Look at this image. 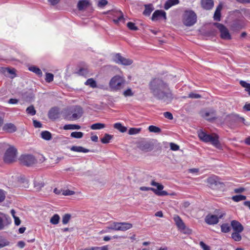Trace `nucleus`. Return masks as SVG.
I'll use <instances>...</instances> for the list:
<instances>
[{"mask_svg":"<svg viewBox=\"0 0 250 250\" xmlns=\"http://www.w3.org/2000/svg\"><path fill=\"white\" fill-rule=\"evenodd\" d=\"M71 219V215L69 214H64L62 219V223L64 225L67 224Z\"/></svg>","mask_w":250,"mask_h":250,"instance_id":"obj_46","label":"nucleus"},{"mask_svg":"<svg viewBox=\"0 0 250 250\" xmlns=\"http://www.w3.org/2000/svg\"><path fill=\"white\" fill-rule=\"evenodd\" d=\"M173 219L177 227L179 228V229L182 230L184 233H189L191 231V230L188 229L187 230H185L186 229V226L182 220L178 215H175L173 217Z\"/></svg>","mask_w":250,"mask_h":250,"instance_id":"obj_15","label":"nucleus"},{"mask_svg":"<svg viewBox=\"0 0 250 250\" xmlns=\"http://www.w3.org/2000/svg\"><path fill=\"white\" fill-rule=\"evenodd\" d=\"M105 14H108L111 16H112L114 18H117V19H114L113 20V21L115 24H118L119 21H124V15L123 13L121 11L118 10H113V11H108L107 12L105 13Z\"/></svg>","mask_w":250,"mask_h":250,"instance_id":"obj_13","label":"nucleus"},{"mask_svg":"<svg viewBox=\"0 0 250 250\" xmlns=\"http://www.w3.org/2000/svg\"><path fill=\"white\" fill-rule=\"evenodd\" d=\"M78 73L81 75L85 76L87 74L88 71L87 69L82 68L79 70Z\"/></svg>","mask_w":250,"mask_h":250,"instance_id":"obj_59","label":"nucleus"},{"mask_svg":"<svg viewBox=\"0 0 250 250\" xmlns=\"http://www.w3.org/2000/svg\"><path fill=\"white\" fill-rule=\"evenodd\" d=\"M59 112L57 108H52L48 113V117L51 119H56L58 118Z\"/></svg>","mask_w":250,"mask_h":250,"instance_id":"obj_27","label":"nucleus"},{"mask_svg":"<svg viewBox=\"0 0 250 250\" xmlns=\"http://www.w3.org/2000/svg\"><path fill=\"white\" fill-rule=\"evenodd\" d=\"M75 192L69 189L64 190L62 191V194L64 196H69L74 194Z\"/></svg>","mask_w":250,"mask_h":250,"instance_id":"obj_53","label":"nucleus"},{"mask_svg":"<svg viewBox=\"0 0 250 250\" xmlns=\"http://www.w3.org/2000/svg\"><path fill=\"white\" fill-rule=\"evenodd\" d=\"M26 111L27 114L31 115H34L36 114V111L34 108L33 105H30L26 108Z\"/></svg>","mask_w":250,"mask_h":250,"instance_id":"obj_48","label":"nucleus"},{"mask_svg":"<svg viewBox=\"0 0 250 250\" xmlns=\"http://www.w3.org/2000/svg\"><path fill=\"white\" fill-rule=\"evenodd\" d=\"M124 95L125 96H131L133 95V93L132 92L131 89L128 88L124 92Z\"/></svg>","mask_w":250,"mask_h":250,"instance_id":"obj_58","label":"nucleus"},{"mask_svg":"<svg viewBox=\"0 0 250 250\" xmlns=\"http://www.w3.org/2000/svg\"><path fill=\"white\" fill-rule=\"evenodd\" d=\"M113 61L116 63L124 65H129L133 63L132 60L124 57L119 53L116 54L114 55Z\"/></svg>","mask_w":250,"mask_h":250,"instance_id":"obj_11","label":"nucleus"},{"mask_svg":"<svg viewBox=\"0 0 250 250\" xmlns=\"http://www.w3.org/2000/svg\"><path fill=\"white\" fill-rule=\"evenodd\" d=\"M44 183L42 181H35L34 182V187L38 190H40L44 186Z\"/></svg>","mask_w":250,"mask_h":250,"instance_id":"obj_47","label":"nucleus"},{"mask_svg":"<svg viewBox=\"0 0 250 250\" xmlns=\"http://www.w3.org/2000/svg\"><path fill=\"white\" fill-rule=\"evenodd\" d=\"M226 215V212L220 209L214 210L213 214H208L205 219V222L208 225H215L219 222V219H222Z\"/></svg>","mask_w":250,"mask_h":250,"instance_id":"obj_4","label":"nucleus"},{"mask_svg":"<svg viewBox=\"0 0 250 250\" xmlns=\"http://www.w3.org/2000/svg\"><path fill=\"white\" fill-rule=\"evenodd\" d=\"M85 84L89 85L92 88H95L97 87L96 82L92 78L88 79L85 82Z\"/></svg>","mask_w":250,"mask_h":250,"instance_id":"obj_36","label":"nucleus"},{"mask_svg":"<svg viewBox=\"0 0 250 250\" xmlns=\"http://www.w3.org/2000/svg\"><path fill=\"white\" fill-rule=\"evenodd\" d=\"M105 124L102 123H96L91 125L90 128L93 130L100 129L105 127Z\"/></svg>","mask_w":250,"mask_h":250,"instance_id":"obj_38","label":"nucleus"},{"mask_svg":"<svg viewBox=\"0 0 250 250\" xmlns=\"http://www.w3.org/2000/svg\"><path fill=\"white\" fill-rule=\"evenodd\" d=\"M170 147L172 150L176 151L179 149V146L173 143H170Z\"/></svg>","mask_w":250,"mask_h":250,"instance_id":"obj_54","label":"nucleus"},{"mask_svg":"<svg viewBox=\"0 0 250 250\" xmlns=\"http://www.w3.org/2000/svg\"><path fill=\"white\" fill-rule=\"evenodd\" d=\"M113 138V136L109 134L106 133L104 136L101 138V141L103 144H107Z\"/></svg>","mask_w":250,"mask_h":250,"instance_id":"obj_32","label":"nucleus"},{"mask_svg":"<svg viewBox=\"0 0 250 250\" xmlns=\"http://www.w3.org/2000/svg\"><path fill=\"white\" fill-rule=\"evenodd\" d=\"M198 137L204 142L210 143L216 148H219L221 147L220 143L218 140L219 137L216 134L210 135L207 134L203 131H200L198 132Z\"/></svg>","mask_w":250,"mask_h":250,"instance_id":"obj_3","label":"nucleus"},{"mask_svg":"<svg viewBox=\"0 0 250 250\" xmlns=\"http://www.w3.org/2000/svg\"><path fill=\"white\" fill-rule=\"evenodd\" d=\"M197 16L192 10H186L183 16V23L187 26H191L196 22Z\"/></svg>","mask_w":250,"mask_h":250,"instance_id":"obj_8","label":"nucleus"},{"mask_svg":"<svg viewBox=\"0 0 250 250\" xmlns=\"http://www.w3.org/2000/svg\"><path fill=\"white\" fill-rule=\"evenodd\" d=\"M214 5L213 0H201L202 7L206 10L212 9Z\"/></svg>","mask_w":250,"mask_h":250,"instance_id":"obj_23","label":"nucleus"},{"mask_svg":"<svg viewBox=\"0 0 250 250\" xmlns=\"http://www.w3.org/2000/svg\"><path fill=\"white\" fill-rule=\"evenodd\" d=\"M207 183L208 186L212 188H215L219 185L222 184L219 181V178L216 176H212L207 179Z\"/></svg>","mask_w":250,"mask_h":250,"instance_id":"obj_16","label":"nucleus"},{"mask_svg":"<svg viewBox=\"0 0 250 250\" xmlns=\"http://www.w3.org/2000/svg\"><path fill=\"white\" fill-rule=\"evenodd\" d=\"M138 148L144 152H148L153 149V145L150 142H142L139 144Z\"/></svg>","mask_w":250,"mask_h":250,"instance_id":"obj_18","label":"nucleus"},{"mask_svg":"<svg viewBox=\"0 0 250 250\" xmlns=\"http://www.w3.org/2000/svg\"><path fill=\"white\" fill-rule=\"evenodd\" d=\"M127 27L131 30L137 31L138 28L135 25V24L132 22H128L127 24Z\"/></svg>","mask_w":250,"mask_h":250,"instance_id":"obj_49","label":"nucleus"},{"mask_svg":"<svg viewBox=\"0 0 250 250\" xmlns=\"http://www.w3.org/2000/svg\"><path fill=\"white\" fill-rule=\"evenodd\" d=\"M162 17L166 20V13L164 11L157 10L153 13L151 20L153 21H157Z\"/></svg>","mask_w":250,"mask_h":250,"instance_id":"obj_19","label":"nucleus"},{"mask_svg":"<svg viewBox=\"0 0 250 250\" xmlns=\"http://www.w3.org/2000/svg\"><path fill=\"white\" fill-rule=\"evenodd\" d=\"M231 226L234 231L242 232L244 230L242 225L236 220H232L231 222Z\"/></svg>","mask_w":250,"mask_h":250,"instance_id":"obj_20","label":"nucleus"},{"mask_svg":"<svg viewBox=\"0 0 250 250\" xmlns=\"http://www.w3.org/2000/svg\"><path fill=\"white\" fill-rule=\"evenodd\" d=\"M114 127L123 133L125 132L127 130L126 127L123 126L122 125L119 123L115 124L114 125Z\"/></svg>","mask_w":250,"mask_h":250,"instance_id":"obj_34","label":"nucleus"},{"mask_svg":"<svg viewBox=\"0 0 250 250\" xmlns=\"http://www.w3.org/2000/svg\"><path fill=\"white\" fill-rule=\"evenodd\" d=\"M18 100L11 98L9 100L8 103L10 104H16L18 103Z\"/></svg>","mask_w":250,"mask_h":250,"instance_id":"obj_62","label":"nucleus"},{"mask_svg":"<svg viewBox=\"0 0 250 250\" xmlns=\"http://www.w3.org/2000/svg\"><path fill=\"white\" fill-rule=\"evenodd\" d=\"M6 192L0 189V203L2 202L5 199Z\"/></svg>","mask_w":250,"mask_h":250,"instance_id":"obj_52","label":"nucleus"},{"mask_svg":"<svg viewBox=\"0 0 250 250\" xmlns=\"http://www.w3.org/2000/svg\"><path fill=\"white\" fill-rule=\"evenodd\" d=\"M125 83V79L119 75H116L110 80L109 86L111 90L117 91L123 88Z\"/></svg>","mask_w":250,"mask_h":250,"instance_id":"obj_7","label":"nucleus"},{"mask_svg":"<svg viewBox=\"0 0 250 250\" xmlns=\"http://www.w3.org/2000/svg\"><path fill=\"white\" fill-rule=\"evenodd\" d=\"M200 245L203 250H210L209 247L205 244L203 241L200 242Z\"/></svg>","mask_w":250,"mask_h":250,"instance_id":"obj_60","label":"nucleus"},{"mask_svg":"<svg viewBox=\"0 0 250 250\" xmlns=\"http://www.w3.org/2000/svg\"><path fill=\"white\" fill-rule=\"evenodd\" d=\"M222 8V6L221 4L219 5L216 8L213 18L214 20L216 21H220V17H221V10Z\"/></svg>","mask_w":250,"mask_h":250,"instance_id":"obj_25","label":"nucleus"},{"mask_svg":"<svg viewBox=\"0 0 250 250\" xmlns=\"http://www.w3.org/2000/svg\"><path fill=\"white\" fill-rule=\"evenodd\" d=\"M141 131V128H130L128 131V134L130 135H134L139 133Z\"/></svg>","mask_w":250,"mask_h":250,"instance_id":"obj_51","label":"nucleus"},{"mask_svg":"<svg viewBox=\"0 0 250 250\" xmlns=\"http://www.w3.org/2000/svg\"><path fill=\"white\" fill-rule=\"evenodd\" d=\"M151 185L156 187L157 189L149 187H141L140 189L142 191L151 190L158 196H164L168 195V193L166 191L162 190L164 188V186L162 184L152 181L151 182Z\"/></svg>","mask_w":250,"mask_h":250,"instance_id":"obj_6","label":"nucleus"},{"mask_svg":"<svg viewBox=\"0 0 250 250\" xmlns=\"http://www.w3.org/2000/svg\"><path fill=\"white\" fill-rule=\"evenodd\" d=\"M83 114V108L80 106H75L65 113L64 118L68 121H75L80 119Z\"/></svg>","mask_w":250,"mask_h":250,"instance_id":"obj_5","label":"nucleus"},{"mask_svg":"<svg viewBox=\"0 0 250 250\" xmlns=\"http://www.w3.org/2000/svg\"><path fill=\"white\" fill-rule=\"evenodd\" d=\"M90 5L88 0H80L77 4V8L80 11H82L87 7Z\"/></svg>","mask_w":250,"mask_h":250,"instance_id":"obj_22","label":"nucleus"},{"mask_svg":"<svg viewBox=\"0 0 250 250\" xmlns=\"http://www.w3.org/2000/svg\"><path fill=\"white\" fill-rule=\"evenodd\" d=\"M179 0H168L165 4L164 8L165 9L167 10L172 6L178 4Z\"/></svg>","mask_w":250,"mask_h":250,"instance_id":"obj_28","label":"nucleus"},{"mask_svg":"<svg viewBox=\"0 0 250 250\" xmlns=\"http://www.w3.org/2000/svg\"><path fill=\"white\" fill-rule=\"evenodd\" d=\"M81 128V126L78 125H66L63 126V129L64 130H68V129H80Z\"/></svg>","mask_w":250,"mask_h":250,"instance_id":"obj_35","label":"nucleus"},{"mask_svg":"<svg viewBox=\"0 0 250 250\" xmlns=\"http://www.w3.org/2000/svg\"><path fill=\"white\" fill-rule=\"evenodd\" d=\"M8 147L6 150L4 156L3 161L6 163H11L16 161L17 150L12 146H10L5 143H0V148H5Z\"/></svg>","mask_w":250,"mask_h":250,"instance_id":"obj_2","label":"nucleus"},{"mask_svg":"<svg viewBox=\"0 0 250 250\" xmlns=\"http://www.w3.org/2000/svg\"><path fill=\"white\" fill-rule=\"evenodd\" d=\"M245 121L244 118L240 117L237 115H229L225 117L224 123L229 125H233L240 122L243 123L246 125H248V124L245 123Z\"/></svg>","mask_w":250,"mask_h":250,"instance_id":"obj_9","label":"nucleus"},{"mask_svg":"<svg viewBox=\"0 0 250 250\" xmlns=\"http://www.w3.org/2000/svg\"><path fill=\"white\" fill-rule=\"evenodd\" d=\"M246 199V196L243 195H237L233 196L232 199L235 202H239L240 201L245 200Z\"/></svg>","mask_w":250,"mask_h":250,"instance_id":"obj_41","label":"nucleus"},{"mask_svg":"<svg viewBox=\"0 0 250 250\" xmlns=\"http://www.w3.org/2000/svg\"><path fill=\"white\" fill-rule=\"evenodd\" d=\"M202 116L209 121L217 119L216 111L213 108H210L208 111H203Z\"/></svg>","mask_w":250,"mask_h":250,"instance_id":"obj_14","label":"nucleus"},{"mask_svg":"<svg viewBox=\"0 0 250 250\" xmlns=\"http://www.w3.org/2000/svg\"><path fill=\"white\" fill-rule=\"evenodd\" d=\"M221 229L223 232L227 233L230 230V227L228 224L224 223L221 226Z\"/></svg>","mask_w":250,"mask_h":250,"instance_id":"obj_40","label":"nucleus"},{"mask_svg":"<svg viewBox=\"0 0 250 250\" xmlns=\"http://www.w3.org/2000/svg\"><path fill=\"white\" fill-rule=\"evenodd\" d=\"M145 9L143 12V14L145 16H149L154 8L152 4L145 5Z\"/></svg>","mask_w":250,"mask_h":250,"instance_id":"obj_29","label":"nucleus"},{"mask_svg":"<svg viewBox=\"0 0 250 250\" xmlns=\"http://www.w3.org/2000/svg\"><path fill=\"white\" fill-rule=\"evenodd\" d=\"M14 219L15 224L16 226L20 225V224H21V220L19 219V218L17 217V216H16V217H14Z\"/></svg>","mask_w":250,"mask_h":250,"instance_id":"obj_63","label":"nucleus"},{"mask_svg":"<svg viewBox=\"0 0 250 250\" xmlns=\"http://www.w3.org/2000/svg\"><path fill=\"white\" fill-rule=\"evenodd\" d=\"M70 149L72 151L78 152L86 153L89 151V149L85 148L81 146H72L70 147Z\"/></svg>","mask_w":250,"mask_h":250,"instance_id":"obj_26","label":"nucleus"},{"mask_svg":"<svg viewBox=\"0 0 250 250\" xmlns=\"http://www.w3.org/2000/svg\"><path fill=\"white\" fill-rule=\"evenodd\" d=\"M164 116L166 118H167L169 120H172L173 118L172 114L169 112H164Z\"/></svg>","mask_w":250,"mask_h":250,"instance_id":"obj_57","label":"nucleus"},{"mask_svg":"<svg viewBox=\"0 0 250 250\" xmlns=\"http://www.w3.org/2000/svg\"><path fill=\"white\" fill-rule=\"evenodd\" d=\"M33 122L34 126L36 128H40L42 126V124L40 122H39L37 120H34Z\"/></svg>","mask_w":250,"mask_h":250,"instance_id":"obj_61","label":"nucleus"},{"mask_svg":"<svg viewBox=\"0 0 250 250\" xmlns=\"http://www.w3.org/2000/svg\"><path fill=\"white\" fill-rule=\"evenodd\" d=\"M132 227V224L126 222H119L118 230L126 231Z\"/></svg>","mask_w":250,"mask_h":250,"instance_id":"obj_24","label":"nucleus"},{"mask_svg":"<svg viewBox=\"0 0 250 250\" xmlns=\"http://www.w3.org/2000/svg\"><path fill=\"white\" fill-rule=\"evenodd\" d=\"M2 129L7 132L11 133L16 132L17 128L13 124L7 123L3 125Z\"/></svg>","mask_w":250,"mask_h":250,"instance_id":"obj_21","label":"nucleus"},{"mask_svg":"<svg viewBox=\"0 0 250 250\" xmlns=\"http://www.w3.org/2000/svg\"><path fill=\"white\" fill-rule=\"evenodd\" d=\"M240 83L242 87L245 88V90L248 92L249 95H250V83L243 81H241Z\"/></svg>","mask_w":250,"mask_h":250,"instance_id":"obj_39","label":"nucleus"},{"mask_svg":"<svg viewBox=\"0 0 250 250\" xmlns=\"http://www.w3.org/2000/svg\"><path fill=\"white\" fill-rule=\"evenodd\" d=\"M188 97L192 99H199L201 97V96L198 94L190 93L188 94Z\"/></svg>","mask_w":250,"mask_h":250,"instance_id":"obj_55","label":"nucleus"},{"mask_svg":"<svg viewBox=\"0 0 250 250\" xmlns=\"http://www.w3.org/2000/svg\"><path fill=\"white\" fill-rule=\"evenodd\" d=\"M11 222V220L9 216L2 214V216H0V230L3 229L5 226L9 225Z\"/></svg>","mask_w":250,"mask_h":250,"instance_id":"obj_17","label":"nucleus"},{"mask_svg":"<svg viewBox=\"0 0 250 250\" xmlns=\"http://www.w3.org/2000/svg\"><path fill=\"white\" fill-rule=\"evenodd\" d=\"M60 220V216L58 214H55L50 219V222L53 225L59 224Z\"/></svg>","mask_w":250,"mask_h":250,"instance_id":"obj_31","label":"nucleus"},{"mask_svg":"<svg viewBox=\"0 0 250 250\" xmlns=\"http://www.w3.org/2000/svg\"><path fill=\"white\" fill-rule=\"evenodd\" d=\"M119 222H114L112 223L110 226L106 227L107 229L118 230Z\"/></svg>","mask_w":250,"mask_h":250,"instance_id":"obj_42","label":"nucleus"},{"mask_svg":"<svg viewBox=\"0 0 250 250\" xmlns=\"http://www.w3.org/2000/svg\"><path fill=\"white\" fill-rule=\"evenodd\" d=\"M108 3L106 0H100L98 1V5L99 7H102L105 6Z\"/></svg>","mask_w":250,"mask_h":250,"instance_id":"obj_56","label":"nucleus"},{"mask_svg":"<svg viewBox=\"0 0 250 250\" xmlns=\"http://www.w3.org/2000/svg\"><path fill=\"white\" fill-rule=\"evenodd\" d=\"M29 70L32 72L36 73L39 76H42V73L41 70L39 68H38L35 66H32L30 67L29 68Z\"/></svg>","mask_w":250,"mask_h":250,"instance_id":"obj_33","label":"nucleus"},{"mask_svg":"<svg viewBox=\"0 0 250 250\" xmlns=\"http://www.w3.org/2000/svg\"><path fill=\"white\" fill-rule=\"evenodd\" d=\"M54 75L52 73H46L45 80L46 82L50 83L53 81Z\"/></svg>","mask_w":250,"mask_h":250,"instance_id":"obj_50","label":"nucleus"},{"mask_svg":"<svg viewBox=\"0 0 250 250\" xmlns=\"http://www.w3.org/2000/svg\"><path fill=\"white\" fill-rule=\"evenodd\" d=\"M148 130L149 132H154V133H160L161 132V129L157 127V126H154V125H150L149 127H148Z\"/></svg>","mask_w":250,"mask_h":250,"instance_id":"obj_44","label":"nucleus"},{"mask_svg":"<svg viewBox=\"0 0 250 250\" xmlns=\"http://www.w3.org/2000/svg\"><path fill=\"white\" fill-rule=\"evenodd\" d=\"M243 108L245 110L250 111V103H246L244 106Z\"/></svg>","mask_w":250,"mask_h":250,"instance_id":"obj_64","label":"nucleus"},{"mask_svg":"<svg viewBox=\"0 0 250 250\" xmlns=\"http://www.w3.org/2000/svg\"><path fill=\"white\" fill-rule=\"evenodd\" d=\"M214 25L219 29L220 32L221 38L225 40H229L231 39V36L229 30L223 24L220 23H215Z\"/></svg>","mask_w":250,"mask_h":250,"instance_id":"obj_10","label":"nucleus"},{"mask_svg":"<svg viewBox=\"0 0 250 250\" xmlns=\"http://www.w3.org/2000/svg\"><path fill=\"white\" fill-rule=\"evenodd\" d=\"M150 93L156 99L168 103L173 99L168 84L160 78L151 80L148 84Z\"/></svg>","mask_w":250,"mask_h":250,"instance_id":"obj_1","label":"nucleus"},{"mask_svg":"<svg viewBox=\"0 0 250 250\" xmlns=\"http://www.w3.org/2000/svg\"><path fill=\"white\" fill-rule=\"evenodd\" d=\"M10 242L6 239L0 236V248L9 245Z\"/></svg>","mask_w":250,"mask_h":250,"instance_id":"obj_43","label":"nucleus"},{"mask_svg":"<svg viewBox=\"0 0 250 250\" xmlns=\"http://www.w3.org/2000/svg\"><path fill=\"white\" fill-rule=\"evenodd\" d=\"M83 135V134L82 132H73L70 134L71 137L77 139L82 138Z\"/></svg>","mask_w":250,"mask_h":250,"instance_id":"obj_45","label":"nucleus"},{"mask_svg":"<svg viewBox=\"0 0 250 250\" xmlns=\"http://www.w3.org/2000/svg\"><path fill=\"white\" fill-rule=\"evenodd\" d=\"M241 232H238L236 231H234L231 234V238L235 241H240L242 239L241 235H240Z\"/></svg>","mask_w":250,"mask_h":250,"instance_id":"obj_37","label":"nucleus"},{"mask_svg":"<svg viewBox=\"0 0 250 250\" xmlns=\"http://www.w3.org/2000/svg\"><path fill=\"white\" fill-rule=\"evenodd\" d=\"M20 160L21 163L27 166H31L37 162L36 159L31 155H23L21 156Z\"/></svg>","mask_w":250,"mask_h":250,"instance_id":"obj_12","label":"nucleus"},{"mask_svg":"<svg viewBox=\"0 0 250 250\" xmlns=\"http://www.w3.org/2000/svg\"><path fill=\"white\" fill-rule=\"evenodd\" d=\"M42 138L46 141L50 140L52 139L51 133L48 131H42L41 133Z\"/></svg>","mask_w":250,"mask_h":250,"instance_id":"obj_30","label":"nucleus"}]
</instances>
